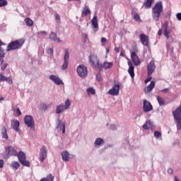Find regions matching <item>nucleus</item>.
<instances>
[{
	"label": "nucleus",
	"instance_id": "nucleus-15",
	"mask_svg": "<svg viewBox=\"0 0 181 181\" xmlns=\"http://www.w3.org/2000/svg\"><path fill=\"white\" fill-rule=\"evenodd\" d=\"M156 69L155 62L151 61L147 66L148 76H152V74L155 71Z\"/></svg>",
	"mask_w": 181,
	"mask_h": 181
},
{
	"label": "nucleus",
	"instance_id": "nucleus-21",
	"mask_svg": "<svg viewBox=\"0 0 181 181\" xmlns=\"http://www.w3.org/2000/svg\"><path fill=\"white\" fill-rule=\"evenodd\" d=\"M19 125H21V123L16 119L11 122V128L16 131V132H19Z\"/></svg>",
	"mask_w": 181,
	"mask_h": 181
},
{
	"label": "nucleus",
	"instance_id": "nucleus-42",
	"mask_svg": "<svg viewBox=\"0 0 181 181\" xmlns=\"http://www.w3.org/2000/svg\"><path fill=\"white\" fill-rule=\"evenodd\" d=\"M4 81H6L7 83H8V84H12L13 83V81H12V78L11 77H6L4 80Z\"/></svg>",
	"mask_w": 181,
	"mask_h": 181
},
{
	"label": "nucleus",
	"instance_id": "nucleus-27",
	"mask_svg": "<svg viewBox=\"0 0 181 181\" xmlns=\"http://www.w3.org/2000/svg\"><path fill=\"white\" fill-rule=\"evenodd\" d=\"M21 166V164H19L18 162L17 161H13L11 164V168L13 170H18V169H19V167Z\"/></svg>",
	"mask_w": 181,
	"mask_h": 181
},
{
	"label": "nucleus",
	"instance_id": "nucleus-53",
	"mask_svg": "<svg viewBox=\"0 0 181 181\" xmlns=\"http://www.w3.org/2000/svg\"><path fill=\"white\" fill-rule=\"evenodd\" d=\"M96 79L98 80V81H101V76L100 75V74H98L96 76Z\"/></svg>",
	"mask_w": 181,
	"mask_h": 181
},
{
	"label": "nucleus",
	"instance_id": "nucleus-5",
	"mask_svg": "<svg viewBox=\"0 0 181 181\" xmlns=\"http://www.w3.org/2000/svg\"><path fill=\"white\" fill-rule=\"evenodd\" d=\"M76 71L79 76L81 78H86L88 74V70L87 69V66H84L83 64H81L77 67Z\"/></svg>",
	"mask_w": 181,
	"mask_h": 181
},
{
	"label": "nucleus",
	"instance_id": "nucleus-1",
	"mask_svg": "<svg viewBox=\"0 0 181 181\" xmlns=\"http://www.w3.org/2000/svg\"><path fill=\"white\" fill-rule=\"evenodd\" d=\"M163 12V5L162 1H158L155 4L154 6L152 8V16L153 19L158 22L159 18H160V13Z\"/></svg>",
	"mask_w": 181,
	"mask_h": 181
},
{
	"label": "nucleus",
	"instance_id": "nucleus-45",
	"mask_svg": "<svg viewBox=\"0 0 181 181\" xmlns=\"http://www.w3.org/2000/svg\"><path fill=\"white\" fill-rule=\"evenodd\" d=\"M54 18H55L56 21H60V16L59 15V13H55Z\"/></svg>",
	"mask_w": 181,
	"mask_h": 181
},
{
	"label": "nucleus",
	"instance_id": "nucleus-29",
	"mask_svg": "<svg viewBox=\"0 0 181 181\" xmlns=\"http://www.w3.org/2000/svg\"><path fill=\"white\" fill-rule=\"evenodd\" d=\"M1 135L4 139L8 141V134L6 133V127L4 126L1 129Z\"/></svg>",
	"mask_w": 181,
	"mask_h": 181
},
{
	"label": "nucleus",
	"instance_id": "nucleus-18",
	"mask_svg": "<svg viewBox=\"0 0 181 181\" xmlns=\"http://www.w3.org/2000/svg\"><path fill=\"white\" fill-rule=\"evenodd\" d=\"M127 64L129 66L128 73L132 78H134V77H135V72L134 71V70H135V67L134 66V64H132V62H131V61H129L127 62Z\"/></svg>",
	"mask_w": 181,
	"mask_h": 181
},
{
	"label": "nucleus",
	"instance_id": "nucleus-51",
	"mask_svg": "<svg viewBox=\"0 0 181 181\" xmlns=\"http://www.w3.org/2000/svg\"><path fill=\"white\" fill-rule=\"evenodd\" d=\"M40 35H44V36H47V32L46 31H40L39 32Z\"/></svg>",
	"mask_w": 181,
	"mask_h": 181
},
{
	"label": "nucleus",
	"instance_id": "nucleus-24",
	"mask_svg": "<svg viewBox=\"0 0 181 181\" xmlns=\"http://www.w3.org/2000/svg\"><path fill=\"white\" fill-rule=\"evenodd\" d=\"M89 13H91V11H90V8H88V6H85V7L82 11L81 16L84 18V16H87L88 15H89Z\"/></svg>",
	"mask_w": 181,
	"mask_h": 181
},
{
	"label": "nucleus",
	"instance_id": "nucleus-64",
	"mask_svg": "<svg viewBox=\"0 0 181 181\" xmlns=\"http://www.w3.org/2000/svg\"><path fill=\"white\" fill-rule=\"evenodd\" d=\"M85 39H88V36L87 35H85Z\"/></svg>",
	"mask_w": 181,
	"mask_h": 181
},
{
	"label": "nucleus",
	"instance_id": "nucleus-34",
	"mask_svg": "<svg viewBox=\"0 0 181 181\" xmlns=\"http://www.w3.org/2000/svg\"><path fill=\"white\" fill-rule=\"evenodd\" d=\"M164 36L166 37V40H169V35H170V30L169 28H165L164 29Z\"/></svg>",
	"mask_w": 181,
	"mask_h": 181
},
{
	"label": "nucleus",
	"instance_id": "nucleus-11",
	"mask_svg": "<svg viewBox=\"0 0 181 181\" xmlns=\"http://www.w3.org/2000/svg\"><path fill=\"white\" fill-rule=\"evenodd\" d=\"M45 158H47V147H46V146H43L40 148V162H44Z\"/></svg>",
	"mask_w": 181,
	"mask_h": 181
},
{
	"label": "nucleus",
	"instance_id": "nucleus-61",
	"mask_svg": "<svg viewBox=\"0 0 181 181\" xmlns=\"http://www.w3.org/2000/svg\"><path fill=\"white\" fill-rule=\"evenodd\" d=\"M174 178H175L174 181H180V180H179L177 176H174Z\"/></svg>",
	"mask_w": 181,
	"mask_h": 181
},
{
	"label": "nucleus",
	"instance_id": "nucleus-10",
	"mask_svg": "<svg viewBox=\"0 0 181 181\" xmlns=\"http://www.w3.org/2000/svg\"><path fill=\"white\" fill-rule=\"evenodd\" d=\"M153 110V106H152V104L151 102L146 100V99H144L143 101V111L144 112H151Z\"/></svg>",
	"mask_w": 181,
	"mask_h": 181
},
{
	"label": "nucleus",
	"instance_id": "nucleus-58",
	"mask_svg": "<svg viewBox=\"0 0 181 181\" xmlns=\"http://www.w3.org/2000/svg\"><path fill=\"white\" fill-rule=\"evenodd\" d=\"M115 52H116V53H119V47H115Z\"/></svg>",
	"mask_w": 181,
	"mask_h": 181
},
{
	"label": "nucleus",
	"instance_id": "nucleus-36",
	"mask_svg": "<svg viewBox=\"0 0 181 181\" xmlns=\"http://www.w3.org/2000/svg\"><path fill=\"white\" fill-rule=\"evenodd\" d=\"M6 5H8V1L0 0V8H2V6H6Z\"/></svg>",
	"mask_w": 181,
	"mask_h": 181
},
{
	"label": "nucleus",
	"instance_id": "nucleus-8",
	"mask_svg": "<svg viewBox=\"0 0 181 181\" xmlns=\"http://www.w3.org/2000/svg\"><path fill=\"white\" fill-rule=\"evenodd\" d=\"M24 122L28 128H35V120L33 119V117L25 115L24 117Z\"/></svg>",
	"mask_w": 181,
	"mask_h": 181
},
{
	"label": "nucleus",
	"instance_id": "nucleus-4",
	"mask_svg": "<svg viewBox=\"0 0 181 181\" xmlns=\"http://www.w3.org/2000/svg\"><path fill=\"white\" fill-rule=\"evenodd\" d=\"M16 156H18V160L21 165L27 166V168H30V162L26 160V155H25L23 151H20L18 153H17Z\"/></svg>",
	"mask_w": 181,
	"mask_h": 181
},
{
	"label": "nucleus",
	"instance_id": "nucleus-31",
	"mask_svg": "<svg viewBox=\"0 0 181 181\" xmlns=\"http://www.w3.org/2000/svg\"><path fill=\"white\" fill-rule=\"evenodd\" d=\"M95 145L98 146L100 145H104V139L101 138H97L95 141Z\"/></svg>",
	"mask_w": 181,
	"mask_h": 181
},
{
	"label": "nucleus",
	"instance_id": "nucleus-7",
	"mask_svg": "<svg viewBox=\"0 0 181 181\" xmlns=\"http://www.w3.org/2000/svg\"><path fill=\"white\" fill-rule=\"evenodd\" d=\"M64 63L62 66V70H67V67H69V59H70V52H69V49H64Z\"/></svg>",
	"mask_w": 181,
	"mask_h": 181
},
{
	"label": "nucleus",
	"instance_id": "nucleus-2",
	"mask_svg": "<svg viewBox=\"0 0 181 181\" xmlns=\"http://www.w3.org/2000/svg\"><path fill=\"white\" fill-rule=\"evenodd\" d=\"M23 45H25V39L23 38L14 40L7 45L6 51L11 52V50H19V49H22Z\"/></svg>",
	"mask_w": 181,
	"mask_h": 181
},
{
	"label": "nucleus",
	"instance_id": "nucleus-48",
	"mask_svg": "<svg viewBox=\"0 0 181 181\" xmlns=\"http://www.w3.org/2000/svg\"><path fill=\"white\" fill-rule=\"evenodd\" d=\"M151 80H152V76H148V78L145 80L144 83H146V84L147 83H149V81H151Z\"/></svg>",
	"mask_w": 181,
	"mask_h": 181
},
{
	"label": "nucleus",
	"instance_id": "nucleus-47",
	"mask_svg": "<svg viewBox=\"0 0 181 181\" xmlns=\"http://www.w3.org/2000/svg\"><path fill=\"white\" fill-rule=\"evenodd\" d=\"M16 112H17L18 117H19L20 115H22V112H21V109H19V107L16 109Z\"/></svg>",
	"mask_w": 181,
	"mask_h": 181
},
{
	"label": "nucleus",
	"instance_id": "nucleus-19",
	"mask_svg": "<svg viewBox=\"0 0 181 181\" xmlns=\"http://www.w3.org/2000/svg\"><path fill=\"white\" fill-rule=\"evenodd\" d=\"M155 88V81H151V83L144 88L145 94H149Z\"/></svg>",
	"mask_w": 181,
	"mask_h": 181
},
{
	"label": "nucleus",
	"instance_id": "nucleus-54",
	"mask_svg": "<svg viewBox=\"0 0 181 181\" xmlns=\"http://www.w3.org/2000/svg\"><path fill=\"white\" fill-rule=\"evenodd\" d=\"M177 18L178 21H181V13H177Z\"/></svg>",
	"mask_w": 181,
	"mask_h": 181
},
{
	"label": "nucleus",
	"instance_id": "nucleus-35",
	"mask_svg": "<svg viewBox=\"0 0 181 181\" xmlns=\"http://www.w3.org/2000/svg\"><path fill=\"white\" fill-rule=\"evenodd\" d=\"M71 105V103H70V100L67 99L65 101V105L64 106V110H69V108H70Z\"/></svg>",
	"mask_w": 181,
	"mask_h": 181
},
{
	"label": "nucleus",
	"instance_id": "nucleus-16",
	"mask_svg": "<svg viewBox=\"0 0 181 181\" xmlns=\"http://www.w3.org/2000/svg\"><path fill=\"white\" fill-rule=\"evenodd\" d=\"M108 94L110 95H118V94H119V85H115L110 90H109Z\"/></svg>",
	"mask_w": 181,
	"mask_h": 181
},
{
	"label": "nucleus",
	"instance_id": "nucleus-23",
	"mask_svg": "<svg viewBox=\"0 0 181 181\" xmlns=\"http://www.w3.org/2000/svg\"><path fill=\"white\" fill-rule=\"evenodd\" d=\"M144 129H152L153 128V123L151 120L146 121V123L143 125Z\"/></svg>",
	"mask_w": 181,
	"mask_h": 181
},
{
	"label": "nucleus",
	"instance_id": "nucleus-37",
	"mask_svg": "<svg viewBox=\"0 0 181 181\" xmlns=\"http://www.w3.org/2000/svg\"><path fill=\"white\" fill-rule=\"evenodd\" d=\"M86 91L88 93V94H95V90L93 88H88Z\"/></svg>",
	"mask_w": 181,
	"mask_h": 181
},
{
	"label": "nucleus",
	"instance_id": "nucleus-32",
	"mask_svg": "<svg viewBox=\"0 0 181 181\" xmlns=\"http://www.w3.org/2000/svg\"><path fill=\"white\" fill-rule=\"evenodd\" d=\"M157 100L159 105H165V99L163 97L157 96Z\"/></svg>",
	"mask_w": 181,
	"mask_h": 181
},
{
	"label": "nucleus",
	"instance_id": "nucleus-33",
	"mask_svg": "<svg viewBox=\"0 0 181 181\" xmlns=\"http://www.w3.org/2000/svg\"><path fill=\"white\" fill-rule=\"evenodd\" d=\"M25 22L27 26H33V21L30 18H25Z\"/></svg>",
	"mask_w": 181,
	"mask_h": 181
},
{
	"label": "nucleus",
	"instance_id": "nucleus-22",
	"mask_svg": "<svg viewBox=\"0 0 181 181\" xmlns=\"http://www.w3.org/2000/svg\"><path fill=\"white\" fill-rule=\"evenodd\" d=\"M49 37L50 40H53L54 42H57V43L62 42V40H60V38H57V34H56L55 33H51L49 34Z\"/></svg>",
	"mask_w": 181,
	"mask_h": 181
},
{
	"label": "nucleus",
	"instance_id": "nucleus-44",
	"mask_svg": "<svg viewBox=\"0 0 181 181\" xmlns=\"http://www.w3.org/2000/svg\"><path fill=\"white\" fill-rule=\"evenodd\" d=\"M41 109L44 110V111H46V110H47V105L45 103L41 104Z\"/></svg>",
	"mask_w": 181,
	"mask_h": 181
},
{
	"label": "nucleus",
	"instance_id": "nucleus-38",
	"mask_svg": "<svg viewBox=\"0 0 181 181\" xmlns=\"http://www.w3.org/2000/svg\"><path fill=\"white\" fill-rule=\"evenodd\" d=\"M134 19L136 22H139V21H141V17L139 16V14L135 13L134 16Z\"/></svg>",
	"mask_w": 181,
	"mask_h": 181
},
{
	"label": "nucleus",
	"instance_id": "nucleus-41",
	"mask_svg": "<svg viewBox=\"0 0 181 181\" xmlns=\"http://www.w3.org/2000/svg\"><path fill=\"white\" fill-rule=\"evenodd\" d=\"M47 54H49L50 56H53V48H47Z\"/></svg>",
	"mask_w": 181,
	"mask_h": 181
},
{
	"label": "nucleus",
	"instance_id": "nucleus-12",
	"mask_svg": "<svg viewBox=\"0 0 181 181\" xmlns=\"http://www.w3.org/2000/svg\"><path fill=\"white\" fill-rule=\"evenodd\" d=\"M114 66V62H108L107 61H105L103 64H100L99 66V70H110V69H112Z\"/></svg>",
	"mask_w": 181,
	"mask_h": 181
},
{
	"label": "nucleus",
	"instance_id": "nucleus-50",
	"mask_svg": "<svg viewBox=\"0 0 181 181\" xmlns=\"http://www.w3.org/2000/svg\"><path fill=\"white\" fill-rule=\"evenodd\" d=\"M168 25H169V23L168 21L164 23L163 27L165 28V29H169V27H168Z\"/></svg>",
	"mask_w": 181,
	"mask_h": 181
},
{
	"label": "nucleus",
	"instance_id": "nucleus-3",
	"mask_svg": "<svg viewBox=\"0 0 181 181\" xmlns=\"http://www.w3.org/2000/svg\"><path fill=\"white\" fill-rule=\"evenodd\" d=\"M173 115L174 119L177 122V129L180 131L181 129V103L180 107H178L175 111L173 112Z\"/></svg>",
	"mask_w": 181,
	"mask_h": 181
},
{
	"label": "nucleus",
	"instance_id": "nucleus-63",
	"mask_svg": "<svg viewBox=\"0 0 181 181\" xmlns=\"http://www.w3.org/2000/svg\"><path fill=\"white\" fill-rule=\"evenodd\" d=\"M106 53H107V54H108V53H110V49H106Z\"/></svg>",
	"mask_w": 181,
	"mask_h": 181
},
{
	"label": "nucleus",
	"instance_id": "nucleus-43",
	"mask_svg": "<svg viewBox=\"0 0 181 181\" xmlns=\"http://www.w3.org/2000/svg\"><path fill=\"white\" fill-rule=\"evenodd\" d=\"M5 78H6V76L0 73V83H1V81H5Z\"/></svg>",
	"mask_w": 181,
	"mask_h": 181
},
{
	"label": "nucleus",
	"instance_id": "nucleus-9",
	"mask_svg": "<svg viewBox=\"0 0 181 181\" xmlns=\"http://www.w3.org/2000/svg\"><path fill=\"white\" fill-rule=\"evenodd\" d=\"M89 62L90 64H92L93 67H96V69H99L101 64H100V60L98 57L95 55H91L89 57Z\"/></svg>",
	"mask_w": 181,
	"mask_h": 181
},
{
	"label": "nucleus",
	"instance_id": "nucleus-28",
	"mask_svg": "<svg viewBox=\"0 0 181 181\" xmlns=\"http://www.w3.org/2000/svg\"><path fill=\"white\" fill-rule=\"evenodd\" d=\"M92 25L95 29H97L98 28V20L97 18V16H94L93 18L91 21Z\"/></svg>",
	"mask_w": 181,
	"mask_h": 181
},
{
	"label": "nucleus",
	"instance_id": "nucleus-13",
	"mask_svg": "<svg viewBox=\"0 0 181 181\" xmlns=\"http://www.w3.org/2000/svg\"><path fill=\"white\" fill-rule=\"evenodd\" d=\"M132 62L134 63V66H139L141 64V60H139V57L136 54V52H132L131 53Z\"/></svg>",
	"mask_w": 181,
	"mask_h": 181
},
{
	"label": "nucleus",
	"instance_id": "nucleus-39",
	"mask_svg": "<svg viewBox=\"0 0 181 181\" xmlns=\"http://www.w3.org/2000/svg\"><path fill=\"white\" fill-rule=\"evenodd\" d=\"M0 57L2 59L5 57V50H4L2 47H0Z\"/></svg>",
	"mask_w": 181,
	"mask_h": 181
},
{
	"label": "nucleus",
	"instance_id": "nucleus-60",
	"mask_svg": "<svg viewBox=\"0 0 181 181\" xmlns=\"http://www.w3.org/2000/svg\"><path fill=\"white\" fill-rule=\"evenodd\" d=\"M0 46H5V43H4L1 40H0Z\"/></svg>",
	"mask_w": 181,
	"mask_h": 181
},
{
	"label": "nucleus",
	"instance_id": "nucleus-17",
	"mask_svg": "<svg viewBox=\"0 0 181 181\" xmlns=\"http://www.w3.org/2000/svg\"><path fill=\"white\" fill-rule=\"evenodd\" d=\"M57 129L58 131H62V134H66V124L64 122H62V120L58 119Z\"/></svg>",
	"mask_w": 181,
	"mask_h": 181
},
{
	"label": "nucleus",
	"instance_id": "nucleus-56",
	"mask_svg": "<svg viewBox=\"0 0 181 181\" xmlns=\"http://www.w3.org/2000/svg\"><path fill=\"white\" fill-rule=\"evenodd\" d=\"M105 42H107V38H105V37H102V38H101V42H102V43H105Z\"/></svg>",
	"mask_w": 181,
	"mask_h": 181
},
{
	"label": "nucleus",
	"instance_id": "nucleus-40",
	"mask_svg": "<svg viewBox=\"0 0 181 181\" xmlns=\"http://www.w3.org/2000/svg\"><path fill=\"white\" fill-rule=\"evenodd\" d=\"M154 136L156 138H160V136H162V134L160 133V132L156 131L154 132Z\"/></svg>",
	"mask_w": 181,
	"mask_h": 181
},
{
	"label": "nucleus",
	"instance_id": "nucleus-14",
	"mask_svg": "<svg viewBox=\"0 0 181 181\" xmlns=\"http://www.w3.org/2000/svg\"><path fill=\"white\" fill-rule=\"evenodd\" d=\"M140 41L141 43L143 45V46H149V37L145 34H141L140 35Z\"/></svg>",
	"mask_w": 181,
	"mask_h": 181
},
{
	"label": "nucleus",
	"instance_id": "nucleus-57",
	"mask_svg": "<svg viewBox=\"0 0 181 181\" xmlns=\"http://www.w3.org/2000/svg\"><path fill=\"white\" fill-rule=\"evenodd\" d=\"M4 64V58L0 57V66H2Z\"/></svg>",
	"mask_w": 181,
	"mask_h": 181
},
{
	"label": "nucleus",
	"instance_id": "nucleus-55",
	"mask_svg": "<svg viewBox=\"0 0 181 181\" xmlns=\"http://www.w3.org/2000/svg\"><path fill=\"white\" fill-rule=\"evenodd\" d=\"M162 93H169V88H165L162 90Z\"/></svg>",
	"mask_w": 181,
	"mask_h": 181
},
{
	"label": "nucleus",
	"instance_id": "nucleus-25",
	"mask_svg": "<svg viewBox=\"0 0 181 181\" xmlns=\"http://www.w3.org/2000/svg\"><path fill=\"white\" fill-rule=\"evenodd\" d=\"M64 105H59L58 106H57V108L55 110V112L56 114H62V112H63V111H64Z\"/></svg>",
	"mask_w": 181,
	"mask_h": 181
},
{
	"label": "nucleus",
	"instance_id": "nucleus-62",
	"mask_svg": "<svg viewBox=\"0 0 181 181\" xmlns=\"http://www.w3.org/2000/svg\"><path fill=\"white\" fill-rule=\"evenodd\" d=\"M4 100H5V98L4 97L0 98V101H4Z\"/></svg>",
	"mask_w": 181,
	"mask_h": 181
},
{
	"label": "nucleus",
	"instance_id": "nucleus-59",
	"mask_svg": "<svg viewBox=\"0 0 181 181\" xmlns=\"http://www.w3.org/2000/svg\"><path fill=\"white\" fill-rule=\"evenodd\" d=\"M158 35L159 36H160V35H162V29H160V30H158Z\"/></svg>",
	"mask_w": 181,
	"mask_h": 181
},
{
	"label": "nucleus",
	"instance_id": "nucleus-26",
	"mask_svg": "<svg viewBox=\"0 0 181 181\" xmlns=\"http://www.w3.org/2000/svg\"><path fill=\"white\" fill-rule=\"evenodd\" d=\"M62 160H64V162H69V157L70 156V153L67 151H63L62 153Z\"/></svg>",
	"mask_w": 181,
	"mask_h": 181
},
{
	"label": "nucleus",
	"instance_id": "nucleus-6",
	"mask_svg": "<svg viewBox=\"0 0 181 181\" xmlns=\"http://www.w3.org/2000/svg\"><path fill=\"white\" fill-rule=\"evenodd\" d=\"M5 153L6 158H9L11 156H16L18 155V151L13 146H8L5 148Z\"/></svg>",
	"mask_w": 181,
	"mask_h": 181
},
{
	"label": "nucleus",
	"instance_id": "nucleus-30",
	"mask_svg": "<svg viewBox=\"0 0 181 181\" xmlns=\"http://www.w3.org/2000/svg\"><path fill=\"white\" fill-rule=\"evenodd\" d=\"M154 1L155 0H146V1L144 4L145 8H146L147 9L151 8V7L152 6V4H153Z\"/></svg>",
	"mask_w": 181,
	"mask_h": 181
},
{
	"label": "nucleus",
	"instance_id": "nucleus-20",
	"mask_svg": "<svg viewBox=\"0 0 181 181\" xmlns=\"http://www.w3.org/2000/svg\"><path fill=\"white\" fill-rule=\"evenodd\" d=\"M49 78L54 81V83L55 84H57V86H60V84H63V81H62V79H60V78H59L57 76L54 75H51L49 76Z\"/></svg>",
	"mask_w": 181,
	"mask_h": 181
},
{
	"label": "nucleus",
	"instance_id": "nucleus-46",
	"mask_svg": "<svg viewBox=\"0 0 181 181\" xmlns=\"http://www.w3.org/2000/svg\"><path fill=\"white\" fill-rule=\"evenodd\" d=\"M4 165H5V161H4V160H0V169L4 168Z\"/></svg>",
	"mask_w": 181,
	"mask_h": 181
},
{
	"label": "nucleus",
	"instance_id": "nucleus-49",
	"mask_svg": "<svg viewBox=\"0 0 181 181\" xmlns=\"http://www.w3.org/2000/svg\"><path fill=\"white\" fill-rule=\"evenodd\" d=\"M6 67H8V64H4L1 66V69L2 71L5 70V69H6Z\"/></svg>",
	"mask_w": 181,
	"mask_h": 181
},
{
	"label": "nucleus",
	"instance_id": "nucleus-52",
	"mask_svg": "<svg viewBox=\"0 0 181 181\" xmlns=\"http://www.w3.org/2000/svg\"><path fill=\"white\" fill-rule=\"evenodd\" d=\"M168 173H169L170 175H173V169L168 168Z\"/></svg>",
	"mask_w": 181,
	"mask_h": 181
}]
</instances>
